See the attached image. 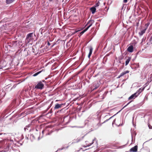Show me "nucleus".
Listing matches in <instances>:
<instances>
[{
  "mask_svg": "<svg viewBox=\"0 0 152 152\" xmlns=\"http://www.w3.org/2000/svg\"><path fill=\"white\" fill-rule=\"evenodd\" d=\"M20 102V100L17 99H13L12 100L11 104L10 105L11 108H15L19 105V103Z\"/></svg>",
  "mask_w": 152,
  "mask_h": 152,
  "instance_id": "obj_1",
  "label": "nucleus"
},
{
  "mask_svg": "<svg viewBox=\"0 0 152 152\" xmlns=\"http://www.w3.org/2000/svg\"><path fill=\"white\" fill-rule=\"evenodd\" d=\"M44 85L42 81H39L37 84L35 86L34 88L36 89H42L44 88Z\"/></svg>",
  "mask_w": 152,
  "mask_h": 152,
  "instance_id": "obj_2",
  "label": "nucleus"
},
{
  "mask_svg": "<svg viewBox=\"0 0 152 152\" xmlns=\"http://www.w3.org/2000/svg\"><path fill=\"white\" fill-rule=\"evenodd\" d=\"M138 94H137L136 92L134 94H132L128 98V100H130L131 99H134L136 97H137Z\"/></svg>",
  "mask_w": 152,
  "mask_h": 152,
  "instance_id": "obj_3",
  "label": "nucleus"
},
{
  "mask_svg": "<svg viewBox=\"0 0 152 152\" xmlns=\"http://www.w3.org/2000/svg\"><path fill=\"white\" fill-rule=\"evenodd\" d=\"M33 34H34L33 32L31 33L28 34L26 37V39L27 40H30L32 38Z\"/></svg>",
  "mask_w": 152,
  "mask_h": 152,
  "instance_id": "obj_4",
  "label": "nucleus"
},
{
  "mask_svg": "<svg viewBox=\"0 0 152 152\" xmlns=\"http://www.w3.org/2000/svg\"><path fill=\"white\" fill-rule=\"evenodd\" d=\"M99 86V83L97 82H94L92 84L93 90L96 89Z\"/></svg>",
  "mask_w": 152,
  "mask_h": 152,
  "instance_id": "obj_5",
  "label": "nucleus"
},
{
  "mask_svg": "<svg viewBox=\"0 0 152 152\" xmlns=\"http://www.w3.org/2000/svg\"><path fill=\"white\" fill-rule=\"evenodd\" d=\"M138 146L136 145L130 149V151L131 152H137V151Z\"/></svg>",
  "mask_w": 152,
  "mask_h": 152,
  "instance_id": "obj_6",
  "label": "nucleus"
},
{
  "mask_svg": "<svg viewBox=\"0 0 152 152\" xmlns=\"http://www.w3.org/2000/svg\"><path fill=\"white\" fill-rule=\"evenodd\" d=\"M139 64H134L132 65L131 66V68L134 69V70H136L137 68H139Z\"/></svg>",
  "mask_w": 152,
  "mask_h": 152,
  "instance_id": "obj_7",
  "label": "nucleus"
},
{
  "mask_svg": "<svg viewBox=\"0 0 152 152\" xmlns=\"http://www.w3.org/2000/svg\"><path fill=\"white\" fill-rule=\"evenodd\" d=\"M16 41H13L12 42L10 43V45L7 46V48L8 47L10 48H14L16 45Z\"/></svg>",
  "mask_w": 152,
  "mask_h": 152,
  "instance_id": "obj_8",
  "label": "nucleus"
},
{
  "mask_svg": "<svg viewBox=\"0 0 152 152\" xmlns=\"http://www.w3.org/2000/svg\"><path fill=\"white\" fill-rule=\"evenodd\" d=\"M64 104H64L62 103L61 104H59L57 103L56 104V105L54 107V109H58L59 108H61L63 105H64Z\"/></svg>",
  "mask_w": 152,
  "mask_h": 152,
  "instance_id": "obj_9",
  "label": "nucleus"
},
{
  "mask_svg": "<svg viewBox=\"0 0 152 152\" xmlns=\"http://www.w3.org/2000/svg\"><path fill=\"white\" fill-rule=\"evenodd\" d=\"M127 50L129 53H132L133 51V47L132 45L129 46L127 49Z\"/></svg>",
  "mask_w": 152,
  "mask_h": 152,
  "instance_id": "obj_10",
  "label": "nucleus"
},
{
  "mask_svg": "<svg viewBox=\"0 0 152 152\" xmlns=\"http://www.w3.org/2000/svg\"><path fill=\"white\" fill-rule=\"evenodd\" d=\"M93 50V48L91 47H90L89 48V52L88 55V57L89 58H90V57L92 54Z\"/></svg>",
  "mask_w": 152,
  "mask_h": 152,
  "instance_id": "obj_11",
  "label": "nucleus"
},
{
  "mask_svg": "<svg viewBox=\"0 0 152 152\" xmlns=\"http://www.w3.org/2000/svg\"><path fill=\"white\" fill-rule=\"evenodd\" d=\"M10 145L9 143L8 142L7 143V144L5 146H4V148L6 150V151L8 150L10 148Z\"/></svg>",
  "mask_w": 152,
  "mask_h": 152,
  "instance_id": "obj_12",
  "label": "nucleus"
},
{
  "mask_svg": "<svg viewBox=\"0 0 152 152\" xmlns=\"http://www.w3.org/2000/svg\"><path fill=\"white\" fill-rule=\"evenodd\" d=\"M144 89V88H140L138 90H137L136 93L138 94V96L143 91Z\"/></svg>",
  "mask_w": 152,
  "mask_h": 152,
  "instance_id": "obj_13",
  "label": "nucleus"
},
{
  "mask_svg": "<svg viewBox=\"0 0 152 152\" xmlns=\"http://www.w3.org/2000/svg\"><path fill=\"white\" fill-rule=\"evenodd\" d=\"M146 29H143L139 32V34L140 36H142L145 32Z\"/></svg>",
  "mask_w": 152,
  "mask_h": 152,
  "instance_id": "obj_14",
  "label": "nucleus"
},
{
  "mask_svg": "<svg viewBox=\"0 0 152 152\" xmlns=\"http://www.w3.org/2000/svg\"><path fill=\"white\" fill-rule=\"evenodd\" d=\"M131 59V57H128V58L126 60L125 62V66H127L128 64Z\"/></svg>",
  "mask_w": 152,
  "mask_h": 152,
  "instance_id": "obj_15",
  "label": "nucleus"
},
{
  "mask_svg": "<svg viewBox=\"0 0 152 152\" xmlns=\"http://www.w3.org/2000/svg\"><path fill=\"white\" fill-rule=\"evenodd\" d=\"M129 70H126V71H125L124 72H122L121 73L120 75L122 77V76H124L125 74H126L127 73H129Z\"/></svg>",
  "mask_w": 152,
  "mask_h": 152,
  "instance_id": "obj_16",
  "label": "nucleus"
},
{
  "mask_svg": "<svg viewBox=\"0 0 152 152\" xmlns=\"http://www.w3.org/2000/svg\"><path fill=\"white\" fill-rule=\"evenodd\" d=\"M90 10L92 14H94L96 12V9L95 7H93L91 8Z\"/></svg>",
  "mask_w": 152,
  "mask_h": 152,
  "instance_id": "obj_17",
  "label": "nucleus"
},
{
  "mask_svg": "<svg viewBox=\"0 0 152 152\" xmlns=\"http://www.w3.org/2000/svg\"><path fill=\"white\" fill-rule=\"evenodd\" d=\"M96 140V138H94V139L93 140L92 142V143H90L89 145L88 144V145H87V146H84L83 147H85V148H86V147H87L89 146H90L93 143H94V140Z\"/></svg>",
  "mask_w": 152,
  "mask_h": 152,
  "instance_id": "obj_18",
  "label": "nucleus"
},
{
  "mask_svg": "<svg viewBox=\"0 0 152 152\" xmlns=\"http://www.w3.org/2000/svg\"><path fill=\"white\" fill-rule=\"evenodd\" d=\"M120 111H119V112H118V113H116V114H115V115H113V116H112V117H110V118H109V119H107L106 120H105V121H104L103 122V123H104L105 122H106L107 121H108L110 119H111V118H112L113 117H114V116L115 115L117 114L119 112H120Z\"/></svg>",
  "mask_w": 152,
  "mask_h": 152,
  "instance_id": "obj_19",
  "label": "nucleus"
},
{
  "mask_svg": "<svg viewBox=\"0 0 152 152\" xmlns=\"http://www.w3.org/2000/svg\"><path fill=\"white\" fill-rule=\"evenodd\" d=\"M88 29H84V30L82 31L80 33V35H78L79 37H80Z\"/></svg>",
  "mask_w": 152,
  "mask_h": 152,
  "instance_id": "obj_20",
  "label": "nucleus"
},
{
  "mask_svg": "<svg viewBox=\"0 0 152 152\" xmlns=\"http://www.w3.org/2000/svg\"><path fill=\"white\" fill-rule=\"evenodd\" d=\"M41 72H42L41 71H39V72L35 73V74H34V75H33V76L34 77H35V76H37L38 74H40Z\"/></svg>",
  "mask_w": 152,
  "mask_h": 152,
  "instance_id": "obj_21",
  "label": "nucleus"
},
{
  "mask_svg": "<svg viewBox=\"0 0 152 152\" xmlns=\"http://www.w3.org/2000/svg\"><path fill=\"white\" fill-rule=\"evenodd\" d=\"M85 135H84V136H83V137H82L80 139H77V141L76 142H79L80 141H81V140H82L83 138H84V137H85Z\"/></svg>",
  "mask_w": 152,
  "mask_h": 152,
  "instance_id": "obj_22",
  "label": "nucleus"
},
{
  "mask_svg": "<svg viewBox=\"0 0 152 152\" xmlns=\"http://www.w3.org/2000/svg\"><path fill=\"white\" fill-rule=\"evenodd\" d=\"M83 29H80V30H77V31H74L73 32H72V34H71V35H73L75 34L78 31L81 30H83Z\"/></svg>",
  "mask_w": 152,
  "mask_h": 152,
  "instance_id": "obj_23",
  "label": "nucleus"
},
{
  "mask_svg": "<svg viewBox=\"0 0 152 152\" xmlns=\"http://www.w3.org/2000/svg\"><path fill=\"white\" fill-rule=\"evenodd\" d=\"M132 101H130L127 104H126L125 106H124L123 107V108L121 110H120V111L122 110V109H123L124 108H125Z\"/></svg>",
  "mask_w": 152,
  "mask_h": 152,
  "instance_id": "obj_24",
  "label": "nucleus"
},
{
  "mask_svg": "<svg viewBox=\"0 0 152 152\" xmlns=\"http://www.w3.org/2000/svg\"><path fill=\"white\" fill-rule=\"evenodd\" d=\"M30 125H31L30 124H29L27 126H26L24 128L25 131H26V129H27V130H28V128H29L30 126Z\"/></svg>",
  "mask_w": 152,
  "mask_h": 152,
  "instance_id": "obj_25",
  "label": "nucleus"
},
{
  "mask_svg": "<svg viewBox=\"0 0 152 152\" xmlns=\"http://www.w3.org/2000/svg\"><path fill=\"white\" fill-rule=\"evenodd\" d=\"M99 4H100L99 2H98L97 3L95 4V7H95V8L96 7H98V6L99 5Z\"/></svg>",
  "mask_w": 152,
  "mask_h": 152,
  "instance_id": "obj_26",
  "label": "nucleus"
},
{
  "mask_svg": "<svg viewBox=\"0 0 152 152\" xmlns=\"http://www.w3.org/2000/svg\"><path fill=\"white\" fill-rule=\"evenodd\" d=\"M146 38L145 37V38H144V37H143L142 39V41L140 42V44L142 45V43L144 41H145V39Z\"/></svg>",
  "mask_w": 152,
  "mask_h": 152,
  "instance_id": "obj_27",
  "label": "nucleus"
},
{
  "mask_svg": "<svg viewBox=\"0 0 152 152\" xmlns=\"http://www.w3.org/2000/svg\"><path fill=\"white\" fill-rule=\"evenodd\" d=\"M45 29H40L39 31L40 32L41 34H42L43 32H44L45 31Z\"/></svg>",
  "mask_w": 152,
  "mask_h": 152,
  "instance_id": "obj_28",
  "label": "nucleus"
},
{
  "mask_svg": "<svg viewBox=\"0 0 152 152\" xmlns=\"http://www.w3.org/2000/svg\"><path fill=\"white\" fill-rule=\"evenodd\" d=\"M107 92H105L104 93V94L103 95V96L102 97V99H104V97L106 96V95L107 94Z\"/></svg>",
  "mask_w": 152,
  "mask_h": 152,
  "instance_id": "obj_29",
  "label": "nucleus"
},
{
  "mask_svg": "<svg viewBox=\"0 0 152 152\" xmlns=\"http://www.w3.org/2000/svg\"><path fill=\"white\" fill-rule=\"evenodd\" d=\"M33 130H35L36 131H38L39 130V128L38 127H36L35 128H34L33 129H32Z\"/></svg>",
  "mask_w": 152,
  "mask_h": 152,
  "instance_id": "obj_30",
  "label": "nucleus"
},
{
  "mask_svg": "<svg viewBox=\"0 0 152 152\" xmlns=\"http://www.w3.org/2000/svg\"><path fill=\"white\" fill-rule=\"evenodd\" d=\"M148 127L150 129H152V126L149 124H148Z\"/></svg>",
  "mask_w": 152,
  "mask_h": 152,
  "instance_id": "obj_31",
  "label": "nucleus"
},
{
  "mask_svg": "<svg viewBox=\"0 0 152 152\" xmlns=\"http://www.w3.org/2000/svg\"><path fill=\"white\" fill-rule=\"evenodd\" d=\"M64 147H63L61 148H59V149H58V150L56 151L57 152L58 151H59V150H62L63 149H64Z\"/></svg>",
  "mask_w": 152,
  "mask_h": 152,
  "instance_id": "obj_32",
  "label": "nucleus"
},
{
  "mask_svg": "<svg viewBox=\"0 0 152 152\" xmlns=\"http://www.w3.org/2000/svg\"><path fill=\"white\" fill-rule=\"evenodd\" d=\"M150 42L152 41V35L151 36L149 40Z\"/></svg>",
  "mask_w": 152,
  "mask_h": 152,
  "instance_id": "obj_33",
  "label": "nucleus"
},
{
  "mask_svg": "<svg viewBox=\"0 0 152 152\" xmlns=\"http://www.w3.org/2000/svg\"><path fill=\"white\" fill-rule=\"evenodd\" d=\"M115 119L113 121L112 123V124L113 125V124H115Z\"/></svg>",
  "mask_w": 152,
  "mask_h": 152,
  "instance_id": "obj_34",
  "label": "nucleus"
},
{
  "mask_svg": "<svg viewBox=\"0 0 152 152\" xmlns=\"http://www.w3.org/2000/svg\"><path fill=\"white\" fill-rule=\"evenodd\" d=\"M137 43V42L136 41H134V42L133 43V44L134 45H135Z\"/></svg>",
  "mask_w": 152,
  "mask_h": 152,
  "instance_id": "obj_35",
  "label": "nucleus"
},
{
  "mask_svg": "<svg viewBox=\"0 0 152 152\" xmlns=\"http://www.w3.org/2000/svg\"><path fill=\"white\" fill-rule=\"evenodd\" d=\"M14 116H12L11 118H9V120L10 121H11L12 118H14Z\"/></svg>",
  "mask_w": 152,
  "mask_h": 152,
  "instance_id": "obj_36",
  "label": "nucleus"
},
{
  "mask_svg": "<svg viewBox=\"0 0 152 152\" xmlns=\"http://www.w3.org/2000/svg\"><path fill=\"white\" fill-rule=\"evenodd\" d=\"M42 117V115H41V116H39V117H38V119H41V118Z\"/></svg>",
  "mask_w": 152,
  "mask_h": 152,
  "instance_id": "obj_37",
  "label": "nucleus"
},
{
  "mask_svg": "<svg viewBox=\"0 0 152 152\" xmlns=\"http://www.w3.org/2000/svg\"><path fill=\"white\" fill-rule=\"evenodd\" d=\"M51 104H50V106H49L47 108V110H48V109H49L50 108V107H51Z\"/></svg>",
  "mask_w": 152,
  "mask_h": 152,
  "instance_id": "obj_38",
  "label": "nucleus"
},
{
  "mask_svg": "<svg viewBox=\"0 0 152 152\" xmlns=\"http://www.w3.org/2000/svg\"><path fill=\"white\" fill-rule=\"evenodd\" d=\"M51 104H50V106H49L47 108V110H48V109H49L50 108V107H51Z\"/></svg>",
  "mask_w": 152,
  "mask_h": 152,
  "instance_id": "obj_39",
  "label": "nucleus"
},
{
  "mask_svg": "<svg viewBox=\"0 0 152 152\" xmlns=\"http://www.w3.org/2000/svg\"><path fill=\"white\" fill-rule=\"evenodd\" d=\"M116 125L118 126H120L123 125V124L122 123L121 124H120L119 125L116 124Z\"/></svg>",
  "mask_w": 152,
  "mask_h": 152,
  "instance_id": "obj_40",
  "label": "nucleus"
},
{
  "mask_svg": "<svg viewBox=\"0 0 152 152\" xmlns=\"http://www.w3.org/2000/svg\"><path fill=\"white\" fill-rule=\"evenodd\" d=\"M90 26H91L90 25H89L86 28H87V29L88 28L90 27Z\"/></svg>",
  "mask_w": 152,
  "mask_h": 152,
  "instance_id": "obj_41",
  "label": "nucleus"
},
{
  "mask_svg": "<svg viewBox=\"0 0 152 152\" xmlns=\"http://www.w3.org/2000/svg\"><path fill=\"white\" fill-rule=\"evenodd\" d=\"M121 77V76L120 75H119L118 77H117V78H120Z\"/></svg>",
  "mask_w": 152,
  "mask_h": 152,
  "instance_id": "obj_42",
  "label": "nucleus"
},
{
  "mask_svg": "<svg viewBox=\"0 0 152 152\" xmlns=\"http://www.w3.org/2000/svg\"><path fill=\"white\" fill-rule=\"evenodd\" d=\"M10 141L11 142H12L11 143H13V140H11V139H10Z\"/></svg>",
  "mask_w": 152,
  "mask_h": 152,
  "instance_id": "obj_43",
  "label": "nucleus"
},
{
  "mask_svg": "<svg viewBox=\"0 0 152 152\" xmlns=\"http://www.w3.org/2000/svg\"><path fill=\"white\" fill-rule=\"evenodd\" d=\"M30 137H33V138H34V135H31V136H30Z\"/></svg>",
  "mask_w": 152,
  "mask_h": 152,
  "instance_id": "obj_44",
  "label": "nucleus"
},
{
  "mask_svg": "<svg viewBox=\"0 0 152 152\" xmlns=\"http://www.w3.org/2000/svg\"><path fill=\"white\" fill-rule=\"evenodd\" d=\"M48 46H50V43L49 42H48Z\"/></svg>",
  "mask_w": 152,
  "mask_h": 152,
  "instance_id": "obj_45",
  "label": "nucleus"
},
{
  "mask_svg": "<svg viewBox=\"0 0 152 152\" xmlns=\"http://www.w3.org/2000/svg\"><path fill=\"white\" fill-rule=\"evenodd\" d=\"M50 113H52V109H51L50 110Z\"/></svg>",
  "mask_w": 152,
  "mask_h": 152,
  "instance_id": "obj_46",
  "label": "nucleus"
},
{
  "mask_svg": "<svg viewBox=\"0 0 152 152\" xmlns=\"http://www.w3.org/2000/svg\"><path fill=\"white\" fill-rule=\"evenodd\" d=\"M131 134H132V140H133V135H132V133H131Z\"/></svg>",
  "mask_w": 152,
  "mask_h": 152,
  "instance_id": "obj_47",
  "label": "nucleus"
},
{
  "mask_svg": "<svg viewBox=\"0 0 152 152\" xmlns=\"http://www.w3.org/2000/svg\"><path fill=\"white\" fill-rule=\"evenodd\" d=\"M45 132V130H43L42 131V134H43L44 133V132Z\"/></svg>",
  "mask_w": 152,
  "mask_h": 152,
  "instance_id": "obj_48",
  "label": "nucleus"
},
{
  "mask_svg": "<svg viewBox=\"0 0 152 152\" xmlns=\"http://www.w3.org/2000/svg\"><path fill=\"white\" fill-rule=\"evenodd\" d=\"M19 143L20 144V145H22V143Z\"/></svg>",
  "mask_w": 152,
  "mask_h": 152,
  "instance_id": "obj_49",
  "label": "nucleus"
},
{
  "mask_svg": "<svg viewBox=\"0 0 152 152\" xmlns=\"http://www.w3.org/2000/svg\"><path fill=\"white\" fill-rule=\"evenodd\" d=\"M88 142L87 141H86V142H85L86 143H87V142ZM86 144H87V143H86Z\"/></svg>",
  "mask_w": 152,
  "mask_h": 152,
  "instance_id": "obj_50",
  "label": "nucleus"
},
{
  "mask_svg": "<svg viewBox=\"0 0 152 152\" xmlns=\"http://www.w3.org/2000/svg\"><path fill=\"white\" fill-rule=\"evenodd\" d=\"M88 142L87 141H86V142H85L86 143H87V142ZM86 144H87V143H86Z\"/></svg>",
  "mask_w": 152,
  "mask_h": 152,
  "instance_id": "obj_51",
  "label": "nucleus"
},
{
  "mask_svg": "<svg viewBox=\"0 0 152 152\" xmlns=\"http://www.w3.org/2000/svg\"><path fill=\"white\" fill-rule=\"evenodd\" d=\"M40 139V137H38V140H39Z\"/></svg>",
  "mask_w": 152,
  "mask_h": 152,
  "instance_id": "obj_52",
  "label": "nucleus"
},
{
  "mask_svg": "<svg viewBox=\"0 0 152 152\" xmlns=\"http://www.w3.org/2000/svg\"><path fill=\"white\" fill-rule=\"evenodd\" d=\"M42 82H45V80H42Z\"/></svg>",
  "mask_w": 152,
  "mask_h": 152,
  "instance_id": "obj_53",
  "label": "nucleus"
},
{
  "mask_svg": "<svg viewBox=\"0 0 152 152\" xmlns=\"http://www.w3.org/2000/svg\"><path fill=\"white\" fill-rule=\"evenodd\" d=\"M47 79H48V78H46L45 79V80H46Z\"/></svg>",
  "mask_w": 152,
  "mask_h": 152,
  "instance_id": "obj_54",
  "label": "nucleus"
},
{
  "mask_svg": "<svg viewBox=\"0 0 152 152\" xmlns=\"http://www.w3.org/2000/svg\"><path fill=\"white\" fill-rule=\"evenodd\" d=\"M139 53V52H138L137 53V54H138Z\"/></svg>",
  "mask_w": 152,
  "mask_h": 152,
  "instance_id": "obj_55",
  "label": "nucleus"
},
{
  "mask_svg": "<svg viewBox=\"0 0 152 152\" xmlns=\"http://www.w3.org/2000/svg\"><path fill=\"white\" fill-rule=\"evenodd\" d=\"M75 143V142H72V143Z\"/></svg>",
  "mask_w": 152,
  "mask_h": 152,
  "instance_id": "obj_56",
  "label": "nucleus"
},
{
  "mask_svg": "<svg viewBox=\"0 0 152 152\" xmlns=\"http://www.w3.org/2000/svg\"><path fill=\"white\" fill-rule=\"evenodd\" d=\"M52 0H50V1H51Z\"/></svg>",
  "mask_w": 152,
  "mask_h": 152,
  "instance_id": "obj_57",
  "label": "nucleus"
},
{
  "mask_svg": "<svg viewBox=\"0 0 152 152\" xmlns=\"http://www.w3.org/2000/svg\"><path fill=\"white\" fill-rule=\"evenodd\" d=\"M135 135H136V133H135Z\"/></svg>",
  "mask_w": 152,
  "mask_h": 152,
  "instance_id": "obj_58",
  "label": "nucleus"
},
{
  "mask_svg": "<svg viewBox=\"0 0 152 152\" xmlns=\"http://www.w3.org/2000/svg\"><path fill=\"white\" fill-rule=\"evenodd\" d=\"M26 139H28V137H26Z\"/></svg>",
  "mask_w": 152,
  "mask_h": 152,
  "instance_id": "obj_59",
  "label": "nucleus"
},
{
  "mask_svg": "<svg viewBox=\"0 0 152 152\" xmlns=\"http://www.w3.org/2000/svg\"><path fill=\"white\" fill-rule=\"evenodd\" d=\"M26 139H28V137H26Z\"/></svg>",
  "mask_w": 152,
  "mask_h": 152,
  "instance_id": "obj_60",
  "label": "nucleus"
},
{
  "mask_svg": "<svg viewBox=\"0 0 152 152\" xmlns=\"http://www.w3.org/2000/svg\"><path fill=\"white\" fill-rule=\"evenodd\" d=\"M53 45L51 46V47H53Z\"/></svg>",
  "mask_w": 152,
  "mask_h": 152,
  "instance_id": "obj_61",
  "label": "nucleus"
},
{
  "mask_svg": "<svg viewBox=\"0 0 152 152\" xmlns=\"http://www.w3.org/2000/svg\"><path fill=\"white\" fill-rule=\"evenodd\" d=\"M151 77H152V74H151Z\"/></svg>",
  "mask_w": 152,
  "mask_h": 152,
  "instance_id": "obj_62",
  "label": "nucleus"
},
{
  "mask_svg": "<svg viewBox=\"0 0 152 152\" xmlns=\"http://www.w3.org/2000/svg\"><path fill=\"white\" fill-rule=\"evenodd\" d=\"M82 149V148H80V149Z\"/></svg>",
  "mask_w": 152,
  "mask_h": 152,
  "instance_id": "obj_63",
  "label": "nucleus"
},
{
  "mask_svg": "<svg viewBox=\"0 0 152 152\" xmlns=\"http://www.w3.org/2000/svg\"><path fill=\"white\" fill-rule=\"evenodd\" d=\"M120 63H121V62L120 61H119Z\"/></svg>",
  "mask_w": 152,
  "mask_h": 152,
  "instance_id": "obj_64",
  "label": "nucleus"
}]
</instances>
